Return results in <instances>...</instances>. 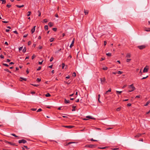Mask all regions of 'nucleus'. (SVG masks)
<instances>
[{
	"mask_svg": "<svg viewBox=\"0 0 150 150\" xmlns=\"http://www.w3.org/2000/svg\"><path fill=\"white\" fill-rule=\"evenodd\" d=\"M128 88L130 90L128 91L129 92H131L134 91L135 89V87L133 86V84L129 85L128 86Z\"/></svg>",
	"mask_w": 150,
	"mask_h": 150,
	"instance_id": "nucleus-1",
	"label": "nucleus"
},
{
	"mask_svg": "<svg viewBox=\"0 0 150 150\" xmlns=\"http://www.w3.org/2000/svg\"><path fill=\"white\" fill-rule=\"evenodd\" d=\"M97 145L95 144H89V145H86L85 147L86 148H93L96 147Z\"/></svg>",
	"mask_w": 150,
	"mask_h": 150,
	"instance_id": "nucleus-2",
	"label": "nucleus"
},
{
	"mask_svg": "<svg viewBox=\"0 0 150 150\" xmlns=\"http://www.w3.org/2000/svg\"><path fill=\"white\" fill-rule=\"evenodd\" d=\"M146 47V46L145 45H143L137 46V47L140 50H142L145 48Z\"/></svg>",
	"mask_w": 150,
	"mask_h": 150,
	"instance_id": "nucleus-3",
	"label": "nucleus"
},
{
	"mask_svg": "<svg viewBox=\"0 0 150 150\" xmlns=\"http://www.w3.org/2000/svg\"><path fill=\"white\" fill-rule=\"evenodd\" d=\"M100 80L102 84H103L105 82L106 79L105 77L100 78Z\"/></svg>",
	"mask_w": 150,
	"mask_h": 150,
	"instance_id": "nucleus-4",
	"label": "nucleus"
},
{
	"mask_svg": "<svg viewBox=\"0 0 150 150\" xmlns=\"http://www.w3.org/2000/svg\"><path fill=\"white\" fill-rule=\"evenodd\" d=\"M27 142V141L24 139H22L18 141V143L19 144L23 143V144Z\"/></svg>",
	"mask_w": 150,
	"mask_h": 150,
	"instance_id": "nucleus-5",
	"label": "nucleus"
},
{
	"mask_svg": "<svg viewBox=\"0 0 150 150\" xmlns=\"http://www.w3.org/2000/svg\"><path fill=\"white\" fill-rule=\"evenodd\" d=\"M63 127H64L69 129L71 128L74 127L73 126H63Z\"/></svg>",
	"mask_w": 150,
	"mask_h": 150,
	"instance_id": "nucleus-6",
	"label": "nucleus"
},
{
	"mask_svg": "<svg viewBox=\"0 0 150 150\" xmlns=\"http://www.w3.org/2000/svg\"><path fill=\"white\" fill-rule=\"evenodd\" d=\"M130 57H131V54L129 53H127L126 56V58H130Z\"/></svg>",
	"mask_w": 150,
	"mask_h": 150,
	"instance_id": "nucleus-7",
	"label": "nucleus"
},
{
	"mask_svg": "<svg viewBox=\"0 0 150 150\" xmlns=\"http://www.w3.org/2000/svg\"><path fill=\"white\" fill-rule=\"evenodd\" d=\"M148 68H146V67H145L143 69V72H148Z\"/></svg>",
	"mask_w": 150,
	"mask_h": 150,
	"instance_id": "nucleus-8",
	"label": "nucleus"
},
{
	"mask_svg": "<svg viewBox=\"0 0 150 150\" xmlns=\"http://www.w3.org/2000/svg\"><path fill=\"white\" fill-rule=\"evenodd\" d=\"M74 39L73 41H72V42L70 46V47L71 48L73 46L74 43Z\"/></svg>",
	"mask_w": 150,
	"mask_h": 150,
	"instance_id": "nucleus-9",
	"label": "nucleus"
},
{
	"mask_svg": "<svg viewBox=\"0 0 150 150\" xmlns=\"http://www.w3.org/2000/svg\"><path fill=\"white\" fill-rule=\"evenodd\" d=\"M35 27H36L35 26H34L33 28L31 29V31L32 34L33 33L35 32Z\"/></svg>",
	"mask_w": 150,
	"mask_h": 150,
	"instance_id": "nucleus-10",
	"label": "nucleus"
},
{
	"mask_svg": "<svg viewBox=\"0 0 150 150\" xmlns=\"http://www.w3.org/2000/svg\"><path fill=\"white\" fill-rule=\"evenodd\" d=\"M6 143H7L8 144H10L13 145V146H14L15 145V144L13 143H12L10 142H7L6 141Z\"/></svg>",
	"mask_w": 150,
	"mask_h": 150,
	"instance_id": "nucleus-11",
	"label": "nucleus"
},
{
	"mask_svg": "<svg viewBox=\"0 0 150 150\" xmlns=\"http://www.w3.org/2000/svg\"><path fill=\"white\" fill-rule=\"evenodd\" d=\"M142 134H138L137 135L134 136V137L135 138L138 137H140L141 135Z\"/></svg>",
	"mask_w": 150,
	"mask_h": 150,
	"instance_id": "nucleus-12",
	"label": "nucleus"
},
{
	"mask_svg": "<svg viewBox=\"0 0 150 150\" xmlns=\"http://www.w3.org/2000/svg\"><path fill=\"white\" fill-rule=\"evenodd\" d=\"M48 25L50 27H52L53 26V24L52 23L50 22L48 23Z\"/></svg>",
	"mask_w": 150,
	"mask_h": 150,
	"instance_id": "nucleus-13",
	"label": "nucleus"
},
{
	"mask_svg": "<svg viewBox=\"0 0 150 150\" xmlns=\"http://www.w3.org/2000/svg\"><path fill=\"white\" fill-rule=\"evenodd\" d=\"M70 102V101L69 100H67L66 99L64 100V103H69Z\"/></svg>",
	"mask_w": 150,
	"mask_h": 150,
	"instance_id": "nucleus-14",
	"label": "nucleus"
},
{
	"mask_svg": "<svg viewBox=\"0 0 150 150\" xmlns=\"http://www.w3.org/2000/svg\"><path fill=\"white\" fill-rule=\"evenodd\" d=\"M24 6L23 5H21V6H19V5H16V6L18 8H21L23 7Z\"/></svg>",
	"mask_w": 150,
	"mask_h": 150,
	"instance_id": "nucleus-15",
	"label": "nucleus"
},
{
	"mask_svg": "<svg viewBox=\"0 0 150 150\" xmlns=\"http://www.w3.org/2000/svg\"><path fill=\"white\" fill-rule=\"evenodd\" d=\"M84 12L85 14L86 15L88 14V10H84Z\"/></svg>",
	"mask_w": 150,
	"mask_h": 150,
	"instance_id": "nucleus-16",
	"label": "nucleus"
},
{
	"mask_svg": "<svg viewBox=\"0 0 150 150\" xmlns=\"http://www.w3.org/2000/svg\"><path fill=\"white\" fill-rule=\"evenodd\" d=\"M108 147H99L98 148V149H105L107 148H108Z\"/></svg>",
	"mask_w": 150,
	"mask_h": 150,
	"instance_id": "nucleus-17",
	"label": "nucleus"
},
{
	"mask_svg": "<svg viewBox=\"0 0 150 150\" xmlns=\"http://www.w3.org/2000/svg\"><path fill=\"white\" fill-rule=\"evenodd\" d=\"M150 103V100H148L146 103L145 105H144V106H147L149 104V103Z\"/></svg>",
	"mask_w": 150,
	"mask_h": 150,
	"instance_id": "nucleus-18",
	"label": "nucleus"
},
{
	"mask_svg": "<svg viewBox=\"0 0 150 150\" xmlns=\"http://www.w3.org/2000/svg\"><path fill=\"white\" fill-rule=\"evenodd\" d=\"M111 91V88H110L109 89V90L108 91H107L105 93V94H107V93L108 92H110Z\"/></svg>",
	"mask_w": 150,
	"mask_h": 150,
	"instance_id": "nucleus-19",
	"label": "nucleus"
},
{
	"mask_svg": "<svg viewBox=\"0 0 150 150\" xmlns=\"http://www.w3.org/2000/svg\"><path fill=\"white\" fill-rule=\"evenodd\" d=\"M26 48L25 47H24L23 49L22 50V51H23V53H25V52L26 51Z\"/></svg>",
	"mask_w": 150,
	"mask_h": 150,
	"instance_id": "nucleus-20",
	"label": "nucleus"
},
{
	"mask_svg": "<svg viewBox=\"0 0 150 150\" xmlns=\"http://www.w3.org/2000/svg\"><path fill=\"white\" fill-rule=\"evenodd\" d=\"M106 55L108 57H110L111 56V53H108L106 54Z\"/></svg>",
	"mask_w": 150,
	"mask_h": 150,
	"instance_id": "nucleus-21",
	"label": "nucleus"
},
{
	"mask_svg": "<svg viewBox=\"0 0 150 150\" xmlns=\"http://www.w3.org/2000/svg\"><path fill=\"white\" fill-rule=\"evenodd\" d=\"M75 143V142H70L68 143L67 144H66V145L68 146L70 144H72V143Z\"/></svg>",
	"mask_w": 150,
	"mask_h": 150,
	"instance_id": "nucleus-22",
	"label": "nucleus"
},
{
	"mask_svg": "<svg viewBox=\"0 0 150 150\" xmlns=\"http://www.w3.org/2000/svg\"><path fill=\"white\" fill-rule=\"evenodd\" d=\"M31 13V12L30 11H28V13H27V16H29L30 14Z\"/></svg>",
	"mask_w": 150,
	"mask_h": 150,
	"instance_id": "nucleus-23",
	"label": "nucleus"
},
{
	"mask_svg": "<svg viewBox=\"0 0 150 150\" xmlns=\"http://www.w3.org/2000/svg\"><path fill=\"white\" fill-rule=\"evenodd\" d=\"M44 29L46 30H47L48 29V26L47 25H45L44 26Z\"/></svg>",
	"mask_w": 150,
	"mask_h": 150,
	"instance_id": "nucleus-24",
	"label": "nucleus"
},
{
	"mask_svg": "<svg viewBox=\"0 0 150 150\" xmlns=\"http://www.w3.org/2000/svg\"><path fill=\"white\" fill-rule=\"evenodd\" d=\"M72 107L73 108V109L72 110V111H75V108L76 107V106H73Z\"/></svg>",
	"mask_w": 150,
	"mask_h": 150,
	"instance_id": "nucleus-25",
	"label": "nucleus"
},
{
	"mask_svg": "<svg viewBox=\"0 0 150 150\" xmlns=\"http://www.w3.org/2000/svg\"><path fill=\"white\" fill-rule=\"evenodd\" d=\"M0 1H2V4H5L6 3V0H0Z\"/></svg>",
	"mask_w": 150,
	"mask_h": 150,
	"instance_id": "nucleus-26",
	"label": "nucleus"
},
{
	"mask_svg": "<svg viewBox=\"0 0 150 150\" xmlns=\"http://www.w3.org/2000/svg\"><path fill=\"white\" fill-rule=\"evenodd\" d=\"M20 78L21 79H22L25 81H26L27 80V79L26 78H23V77H21Z\"/></svg>",
	"mask_w": 150,
	"mask_h": 150,
	"instance_id": "nucleus-27",
	"label": "nucleus"
},
{
	"mask_svg": "<svg viewBox=\"0 0 150 150\" xmlns=\"http://www.w3.org/2000/svg\"><path fill=\"white\" fill-rule=\"evenodd\" d=\"M50 94L49 93H47L46 95H45V96L46 97H49V96H50Z\"/></svg>",
	"mask_w": 150,
	"mask_h": 150,
	"instance_id": "nucleus-28",
	"label": "nucleus"
},
{
	"mask_svg": "<svg viewBox=\"0 0 150 150\" xmlns=\"http://www.w3.org/2000/svg\"><path fill=\"white\" fill-rule=\"evenodd\" d=\"M103 70H107L108 69V67H105L103 68H102Z\"/></svg>",
	"mask_w": 150,
	"mask_h": 150,
	"instance_id": "nucleus-29",
	"label": "nucleus"
},
{
	"mask_svg": "<svg viewBox=\"0 0 150 150\" xmlns=\"http://www.w3.org/2000/svg\"><path fill=\"white\" fill-rule=\"evenodd\" d=\"M41 79H39V78H38L36 80V81L38 82H40L41 81Z\"/></svg>",
	"mask_w": 150,
	"mask_h": 150,
	"instance_id": "nucleus-30",
	"label": "nucleus"
},
{
	"mask_svg": "<svg viewBox=\"0 0 150 150\" xmlns=\"http://www.w3.org/2000/svg\"><path fill=\"white\" fill-rule=\"evenodd\" d=\"M121 109V107H119L118 108H117V109H116V110L117 111H119L120 110V109Z\"/></svg>",
	"mask_w": 150,
	"mask_h": 150,
	"instance_id": "nucleus-31",
	"label": "nucleus"
},
{
	"mask_svg": "<svg viewBox=\"0 0 150 150\" xmlns=\"http://www.w3.org/2000/svg\"><path fill=\"white\" fill-rule=\"evenodd\" d=\"M116 93H118L119 94H120L122 92V91H116Z\"/></svg>",
	"mask_w": 150,
	"mask_h": 150,
	"instance_id": "nucleus-32",
	"label": "nucleus"
},
{
	"mask_svg": "<svg viewBox=\"0 0 150 150\" xmlns=\"http://www.w3.org/2000/svg\"><path fill=\"white\" fill-rule=\"evenodd\" d=\"M117 74H121L123 73V72L121 71H119L117 72Z\"/></svg>",
	"mask_w": 150,
	"mask_h": 150,
	"instance_id": "nucleus-33",
	"label": "nucleus"
},
{
	"mask_svg": "<svg viewBox=\"0 0 150 150\" xmlns=\"http://www.w3.org/2000/svg\"><path fill=\"white\" fill-rule=\"evenodd\" d=\"M72 76H73L75 77L76 76V74L75 72H74L72 74Z\"/></svg>",
	"mask_w": 150,
	"mask_h": 150,
	"instance_id": "nucleus-34",
	"label": "nucleus"
},
{
	"mask_svg": "<svg viewBox=\"0 0 150 150\" xmlns=\"http://www.w3.org/2000/svg\"><path fill=\"white\" fill-rule=\"evenodd\" d=\"M4 71H7V72H8L10 73H11V72L8 69H4Z\"/></svg>",
	"mask_w": 150,
	"mask_h": 150,
	"instance_id": "nucleus-35",
	"label": "nucleus"
},
{
	"mask_svg": "<svg viewBox=\"0 0 150 150\" xmlns=\"http://www.w3.org/2000/svg\"><path fill=\"white\" fill-rule=\"evenodd\" d=\"M57 29V28H52V30L54 31H56Z\"/></svg>",
	"mask_w": 150,
	"mask_h": 150,
	"instance_id": "nucleus-36",
	"label": "nucleus"
},
{
	"mask_svg": "<svg viewBox=\"0 0 150 150\" xmlns=\"http://www.w3.org/2000/svg\"><path fill=\"white\" fill-rule=\"evenodd\" d=\"M38 16H41V13L39 10L38 11Z\"/></svg>",
	"mask_w": 150,
	"mask_h": 150,
	"instance_id": "nucleus-37",
	"label": "nucleus"
},
{
	"mask_svg": "<svg viewBox=\"0 0 150 150\" xmlns=\"http://www.w3.org/2000/svg\"><path fill=\"white\" fill-rule=\"evenodd\" d=\"M65 66V64L64 63H62V68L63 69Z\"/></svg>",
	"mask_w": 150,
	"mask_h": 150,
	"instance_id": "nucleus-38",
	"label": "nucleus"
},
{
	"mask_svg": "<svg viewBox=\"0 0 150 150\" xmlns=\"http://www.w3.org/2000/svg\"><path fill=\"white\" fill-rule=\"evenodd\" d=\"M54 39V38H51L50 39V42H52L53 41Z\"/></svg>",
	"mask_w": 150,
	"mask_h": 150,
	"instance_id": "nucleus-39",
	"label": "nucleus"
},
{
	"mask_svg": "<svg viewBox=\"0 0 150 150\" xmlns=\"http://www.w3.org/2000/svg\"><path fill=\"white\" fill-rule=\"evenodd\" d=\"M131 59H129L127 58L126 59V62H129L131 61Z\"/></svg>",
	"mask_w": 150,
	"mask_h": 150,
	"instance_id": "nucleus-40",
	"label": "nucleus"
},
{
	"mask_svg": "<svg viewBox=\"0 0 150 150\" xmlns=\"http://www.w3.org/2000/svg\"><path fill=\"white\" fill-rule=\"evenodd\" d=\"M42 111V109L41 108L39 109L37 111V112H40Z\"/></svg>",
	"mask_w": 150,
	"mask_h": 150,
	"instance_id": "nucleus-41",
	"label": "nucleus"
},
{
	"mask_svg": "<svg viewBox=\"0 0 150 150\" xmlns=\"http://www.w3.org/2000/svg\"><path fill=\"white\" fill-rule=\"evenodd\" d=\"M36 57V56L35 54H33L32 57V59H33L34 58Z\"/></svg>",
	"mask_w": 150,
	"mask_h": 150,
	"instance_id": "nucleus-42",
	"label": "nucleus"
},
{
	"mask_svg": "<svg viewBox=\"0 0 150 150\" xmlns=\"http://www.w3.org/2000/svg\"><path fill=\"white\" fill-rule=\"evenodd\" d=\"M41 67H39L37 69V71H39L41 69Z\"/></svg>",
	"mask_w": 150,
	"mask_h": 150,
	"instance_id": "nucleus-43",
	"label": "nucleus"
},
{
	"mask_svg": "<svg viewBox=\"0 0 150 150\" xmlns=\"http://www.w3.org/2000/svg\"><path fill=\"white\" fill-rule=\"evenodd\" d=\"M144 30L147 32L150 31V28H148L147 29L145 30Z\"/></svg>",
	"mask_w": 150,
	"mask_h": 150,
	"instance_id": "nucleus-44",
	"label": "nucleus"
},
{
	"mask_svg": "<svg viewBox=\"0 0 150 150\" xmlns=\"http://www.w3.org/2000/svg\"><path fill=\"white\" fill-rule=\"evenodd\" d=\"M31 109V110L34 111H35L37 110V109L36 108H32Z\"/></svg>",
	"mask_w": 150,
	"mask_h": 150,
	"instance_id": "nucleus-45",
	"label": "nucleus"
},
{
	"mask_svg": "<svg viewBox=\"0 0 150 150\" xmlns=\"http://www.w3.org/2000/svg\"><path fill=\"white\" fill-rule=\"evenodd\" d=\"M53 59H54L53 57H51L50 59V62H52L53 61Z\"/></svg>",
	"mask_w": 150,
	"mask_h": 150,
	"instance_id": "nucleus-46",
	"label": "nucleus"
},
{
	"mask_svg": "<svg viewBox=\"0 0 150 150\" xmlns=\"http://www.w3.org/2000/svg\"><path fill=\"white\" fill-rule=\"evenodd\" d=\"M3 65L7 67H8V65L6 64L3 63Z\"/></svg>",
	"mask_w": 150,
	"mask_h": 150,
	"instance_id": "nucleus-47",
	"label": "nucleus"
},
{
	"mask_svg": "<svg viewBox=\"0 0 150 150\" xmlns=\"http://www.w3.org/2000/svg\"><path fill=\"white\" fill-rule=\"evenodd\" d=\"M0 57L2 59H4V57L3 55L1 54L0 55Z\"/></svg>",
	"mask_w": 150,
	"mask_h": 150,
	"instance_id": "nucleus-48",
	"label": "nucleus"
},
{
	"mask_svg": "<svg viewBox=\"0 0 150 150\" xmlns=\"http://www.w3.org/2000/svg\"><path fill=\"white\" fill-rule=\"evenodd\" d=\"M11 135L15 137H18V136H16L15 134H11Z\"/></svg>",
	"mask_w": 150,
	"mask_h": 150,
	"instance_id": "nucleus-49",
	"label": "nucleus"
},
{
	"mask_svg": "<svg viewBox=\"0 0 150 150\" xmlns=\"http://www.w3.org/2000/svg\"><path fill=\"white\" fill-rule=\"evenodd\" d=\"M90 140L91 141H97V140H94L93 138L91 139Z\"/></svg>",
	"mask_w": 150,
	"mask_h": 150,
	"instance_id": "nucleus-50",
	"label": "nucleus"
},
{
	"mask_svg": "<svg viewBox=\"0 0 150 150\" xmlns=\"http://www.w3.org/2000/svg\"><path fill=\"white\" fill-rule=\"evenodd\" d=\"M43 21L45 23H46L47 22V19H45L43 20Z\"/></svg>",
	"mask_w": 150,
	"mask_h": 150,
	"instance_id": "nucleus-51",
	"label": "nucleus"
},
{
	"mask_svg": "<svg viewBox=\"0 0 150 150\" xmlns=\"http://www.w3.org/2000/svg\"><path fill=\"white\" fill-rule=\"evenodd\" d=\"M148 76H147L146 77H144L143 78L141 79V80H143V79H145L146 78H147L148 77Z\"/></svg>",
	"mask_w": 150,
	"mask_h": 150,
	"instance_id": "nucleus-52",
	"label": "nucleus"
},
{
	"mask_svg": "<svg viewBox=\"0 0 150 150\" xmlns=\"http://www.w3.org/2000/svg\"><path fill=\"white\" fill-rule=\"evenodd\" d=\"M23 49V47H21L19 49V51H21Z\"/></svg>",
	"mask_w": 150,
	"mask_h": 150,
	"instance_id": "nucleus-53",
	"label": "nucleus"
},
{
	"mask_svg": "<svg viewBox=\"0 0 150 150\" xmlns=\"http://www.w3.org/2000/svg\"><path fill=\"white\" fill-rule=\"evenodd\" d=\"M11 6V5H10L7 4L6 5V6L8 8H10Z\"/></svg>",
	"mask_w": 150,
	"mask_h": 150,
	"instance_id": "nucleus-54",
	"label": "nucleus"
},
{
	"mask_svg": "<svg viewBox=\"0 0 150 150\" xmlns=\"http://www.w3.org/2000/svg\"><path fill=\"white\" fill-rule=\"evenodd\" d=\"M91 116H88L86 117L87 118L91 119Z\"/></svg>",
	"mask_w": 150,
	"mask_h": 150,
	"instance_id": "nucleus-55",
	"label": "nucleus"
},
{
	"mask_svg": "<svg viewBox=\"0 0 150 150\" xmlns=\"http://www.w3.org/2000/svg\"><path fill=\"white\" fill-rule=\"evenodd\" d=\"M42 47L41 46H39L38 47V49L40 50L42 49Z\"/></svg>",
	"mask_w": 150,
	"mask_h": 150,
	"instance_id": "nucleus-56",
	"label": "nucleus"
},
{
	"mask_svg": "<svg viewBox=\"0 0 150 150\" xmlns=\"http://www.w3.org/2000/svg\"><path fill=\"white\" fill-rule=\"evenodd\" d=\"M32 85L33 86H38L39 85L38 84L36 85V84H32Z\"/></svg>",
	"mask_w": 150,
	"mask_h": 150,
	"instance_id": "nucleus-57",
	"label": "nucleus"
},
{
	"mask_svg": "<svg viewBox=\"0 0 150 150\" xmlns=\"http://www.w3.org/2000/svg\"><path fill=\"white\" fill-rule=\"evenodd\" d=\"M28 35V34H25L23 35V37L26 38L27 36Z\"/></svg>",
	"mask_w": 150,
	"mask_h": 150,
	"instance_id": "nucleus-58",
	"label": "nucleus"
},
{
	"mask_svg": "<svg viewBox=\"0 0 150 150\" xmlns=\"http://www.w3.org/2000/svg\"><path fill=\"white\" fill-rule=\"evenodd\" d=\"M43 62V61H42L41 62H38L39 64H40V65L42 64Z\"/></svg>",
	"mask_w": 150,
	"mask_h": 150,
	"instance_id": "nucleus-59",
	"label": "nucleus"
},
{
	"mask_svg": "<svg viewBox=\"0 0 150 150\" xmlns=\"http://www.w3.org/2000/svg\"><path fill=\"white\" fill-rule=\"evenodd\" d=\"M112 149L114 150H119V149L118 148H113V149Z\"/></svg>",
	"mask_w": 150,
	"mask_h": 150,
	"instance_id": "nucleus-60",
	"label": "nucleus"
},
{
	"mask_svg": "<svg viewBox=\"0 0 150 150\" xmlns=\"http://www.w3.org/2000/svg\"><path fill=\"white\" fill-rule=\"evenodd\" d=\"M127 106H130L131 105V104L130 103H128L127 104Z\"/></svg>",
	"mask_w": 150,
	"mask_h": 150,
	"instance_id": "nucleus-61",
	"label": "nucleus"
},
{
	"mask_svg": "<svg viewBox=\"0 0 150 150\" xmlns=\"http://www.w3.org/2000/svg\"><path fill=\"white\" fill-rule=\"evenodd\" d=\"M10 60L9 59H7L6 60V62H10Z\"/></svg>",
	"mask_w": 150,
	"mask_h": 150,
	"instance_id": "nucleus-62",
	"label": "nucleus"
},
{
	"mask_svg": "<svg viewBox=\"0 0 150 150\" xmlns=\"http://www.w3.org/2000/svg\"><path fill=\"white\" fill-rule=\"evenodd\" d=\"M68 58H70V59L72 58V56L71 55H69V56L68 57Z\"/></svg>",
	"mask_w": 150,
	"mask_h": 150,
	"instance_id": "nucleus-63",
	"label": "nucleus"
},
{
	"mask_svg": "<svg viewBox=\"0 0 150 150\" xmlns=\"http://www.w3.org/2000/svg\"><path fill=\"white\" fill-rule=\"evenodd\" d=\"M127 85H124L122 88H124L125 87H126L127 86Z\"/></svg>",
	"mask_w": 150,
	"mask_h": 150,
	"instance_id": "nucleus-64",
	"label": "nucleus"
}]
</instances>
